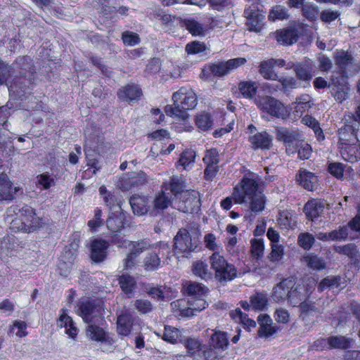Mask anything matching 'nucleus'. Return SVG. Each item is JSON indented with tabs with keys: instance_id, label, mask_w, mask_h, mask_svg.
<instances>
[{
	"instance_id": "obj_1",
	"label": "nucleus",
	"mask_w": 360,
	"mask_h": 360,
	"mask_svg": "<svg viewBox=\"0 0 360 360\" xmlns=\"http://www.w3.org/2000/svg\"><path fill=\"white\" fill-rule=\"evenodd\" d=\"M37 80V72L33 59L29 56L16 58L11 63L0 58V86L6 84L11 97L20 101H25L31 96L34 105H27L31 111H46L43 102L33 96Z\"/></svg>"
},
{
	"instance_id": "obj_2",
	"label": "nucleus",
	"mask_w": 360,
	"mask_h": 360,
	"mask_svg": "<svg viewBox=\"0 0 360 360\" xmlns=\"http://www.w3.org/2000/svg\"><path fill=\"white\" fill-rule=\"evenodd\" d=\"M7 213L8 216L14 217L10 222L9 228L15 233L37 232L49 224L45 217L37 216L35 209L27 205H24L22 207L17 205H11Z\"/></svg>"
},
{
	"instance_id": "obj_3",
	"label": "nucleus",
	"mask_w": 360,
	"mask_h": 360,
	"mask_svg": "<svg viewBox=\"0 0 360 360\" xmlns=\"http://www.w3.org/2000/svg\"><path fill=\"white\" fill-rule=\"evenodd\" d=\"M174 105H167L165 112L167 115L181 121L188 119V110L194 109L198 104V96L190 85L180 87L172 94Z\"/></svg>"
},
{
	"instance_id": "obj_4",
	"label": "nucleus",
	"mask_w": 360,
	"mask_h": 360,
	"mask_svg": "<svg viewBox=\"0 0 360 360\" xmlns=\"http://www.w3.org/2000/svg\"><path fill=\"white\" fill-rule=\"evenodd\" d=\"M210 264L215 279L219 283L231 281L237 277L236 267L217 252H214L210 257Z\"/></svg>"
},
{
	"instance_id": "obj_5",
	"label": "nucleus",
	"mask_w": 360,
	"mask_h": 360,
	"mask_svg": "<svg viewBox=\"0 0 360 360\" xmlns=\"http://www.w3.org/2000/svg\"><path fill=\"white\" fill-rule=\"evenodd\" d=\"M104 311L103 304L98 300L91 297L80 298L76 306L75 313L86 323H91L102 316Z\"/></svg>"
},
{
	"instance_id": "obj_6",
	"label": "nucleus",
	"mask_w": 360,
	"mask_h": 360,
	"mask_svg": "<svg viewBox=\"0 0 360 360\" xmlns=\"http://www.w3.org/2000/svg\"><path fill=\"white\" fill-rule=\"evenodd\" d=\"M259 186L257 178L244 175L233 188L232 195L234 203L241 205L248 199L256 196Z\"/></svg>"
},
{
	"instance_id": "obj_7",
	"label": "nucleus",
	"mask_w": 360,
	"mask_h": 360,
	"mask_svg": "<svg viewBox=\"0 0 360 360\" xmlns=\"http://www.w3.org/2000/svg\"><path fill=\"white\" fill-rule=\"evenodd\" d=\"M200 250L199 241L193 239L187 229L179 230L174 238V251L176 254L188 257L191 252H197Z\"/></svg>"
},
{
	"instance_id": "obj_8",
	"label": "nucleus",
	"mask_w": 360,
	"mask_h": 360,
	"mask_svg": "<svg viewBox=\"0 0 360 360\" xmlns=\"http://www.w3.org/2000/svg\"><path fill=\"white\" fill-rule=\"evenodd\" d=\"M257 106L262 111L276 118L285 120L290 115L288 110L283 103L270 96L260 97L257 101Z\"/></svg>"
},
{
	"instance_id": "obj_9",
	"label": "nucleus",
	"mask_w": 360,
	"mask_h": 360,
	"mask_svg": "<svg viewBox=\"0 0 360 360\" xmlns=\"http://www.w3.org/2000/svg\"><path fill=\"white\" fill-rule=\"evenodd\" d=\"M244 16L247 20L245 25L250 32H260L263 30L265 15L259 10L258 4H252L245 8Z\"/></svg>"
},
{
	"instance_id": "obj_10",
	"label": "nucleus",
	"mask_w": 360,
	"mask_h": 360,
	"mask_svg": "<svg viewBox=\"0 0 360 360\" xmlns=\"http://www.w3.org/2000/svg\"><path fill=\"white\" fill-rule=\"evenodd\" d=\"M219 154L215 148L205 150L202 162L205 165L204 179L207 181H212L219 171Z\"/></svg>"
},
{
	"instance_id": "obj_11",
	"label": "nucleus",
	"mask_w": 360,
	"mask_h": 360,
	"mask_svg": "<svg viewBox=\"0 0 360 360\" xmlns=\"http://www.w3.org/2000/svg\"><path fill=\"white\" fill-rule=\"evenodd\" d=\"M188 355L193 360H209L212 350L207 345H203L200 340L194 338H188L185 342Z\"/></svg>"
},
{
	"instance_id": "obj_12",
	"label": "nucleus",
	"mask_w": 360,
	"mask_h": 360,
	"mask_svg": "<svg viewBox=\"0 0 360 360\" xmlns=\"http://www.w3.org/2000/svg\"><path fill=\"white\" fill-rule=\"evenodd\" d=\"M178 200V210L184 213H193L200 206L199 193L194 190H187Z\"/></svg>"
},
{
	"instance_id": "obj_13",
	"label": "nucleus",
	"mask_w": 360,
	"mask_h": 360,
	"mask_svg": "<svg viewBox=\"0 0 360 360\" xmlns=\"http://www.w3.org/2000/svg\"><path fill=\"white\" fill-rule=\"evenodd\" d=\"M147 181V175L145 172H131L123 175L118 180V186L122 191H127L131 188L143 186L146 184Z\"/></svg>"
},
{
	"instance_id": "obj_14",
	"label": "nucleus",
	"mask_w": 360,
	"mask_h": 360,
	"mask_svg": "<svg viewBox=\"0 0 360 360\" xmlns=\"http://www.w3.org/2000/svg\"><path fill=\"white\" fill-rule=\"evenodd\" d=\"M186 185L185 180L178 176H172L168 181H165L161 185V188L166 192L169 191L170 198L178 200L186 192Z\"/></svg>"
},
{
	"instance_id": "obj_15",
	"label": "nucleus",
	"mask_w": 360,
	"mask_h": 360,
	"mask_svg": "<svg viewBox=\"0 0 360 360\" xmlns=\"http://www.w3.org/2000/svg\"><path fill=\"white\" fill-rule=\"evenodd\" d=\"M109 242L103 238H95L90 243V258L95 263L103 262L108 256Z\"/></svg>"
},
{
	"instance_id": "obj_16",
	"label": "nucleus",
	"mask_w": 360,
	"mask_h": 360,
	"mask_svg": "<svg viewBox=\"0 0 360 360\" xmlns=\"http://www.w3.org/2000/svg\"><path fill=\"white\" fill-rule=\"evenodd\" d=\"M292 290V277L283 279L274 288L272 297L274 301L279 302L288 299L290 301Z\"/></svg>"
},
{
	"instance_id": "obj_17",
	"label": "nucleus",
	"mask_w": 360,
	"mask_h": 360,
	"mask_svg": "<svg viewBox=\"0 0 360 360\" xmlns=\"http://www.w3.org/2000/svg\"><path fill=\"white\" fill-rule=\"evenodd\" d=\"M126 212L120 210L112 211L106 221V225L110 231L121 232L127 224Z\"/></svg>"
},
{
	"instance_id": "obj_18",
	"label": "nucleus",
	"mask_w": 360,
	"mask_h": 360,
	"mask_svg": "<svg viewBox=\"0 0 360 360\" xmlns=\"http://www.w3.org/2000/svg\"><path fill=\"white\" fill-rule=\"evenodd\" d=\"M259 325L257 335L259 338H269L274 335L279 329L276 326H273V321L269 315L261 314L257 317Z\"/></svg>"
},
{
	"instance_id": "obj_19",
	"label": "nucleus",
	"mask_w": 360,
	"mask_h": 360,
	"mask_svg": "<svg viewBox=\"0 0 360 360\" xmlns=\"http://www.w3.org/2000/svg\"><path fill=\"white\" fill-rule=\"evenodd\" d=\"M165 250L167 253L170 252L169 246L167 244H160L158 248V252L153 251L148 252L146 256L143 261V266L146 271H155L160 266V251Z\"/></svg>"
},
{
	"instance_id": "obj_20",
	"label": "nucleus",
	"mask_w": 360,
	"mask_h": 360,
	"mask_svg": "<svg viewBox=\"0 0 360 360\" xmlns=\"http://www.w3.org/2000/svg\"><path fill=\"white\" fill-rule=\"evenodd\" d=\"M229 74L225 61L210 63L202 69L200 78L208 79L211 76L222 77Z\"/></svg>"
},
{
	"instance_id": "obj_21",
	"label": "nucleus",
	"mask_w": 360,
	"mask_h": 360,
	"mask_svg": "<svg viewBox=\"0 0 360 360\" xmlns=\"http://www.w3.org/2000/svg\"><path fill=\"white\" fill-rule=\"evenodd\" d=\"M248 141L254 150H269L272 146V138L266 131L250 136Z\"/></svg>"
},
{
	"instance_id": "obj_22",
	"label": "nucleus",
	"mask_w": 360,
	"mask_h": 360,
	"mask_svg": "<svg viewBox=\"0 0 360 360\" xmlns=\"http://www.w3.org/2000/svg\"><path fill=\"white\" fill-rule=\"evenodd\" d=\"M99 194L103 198L105 205L110 211L120 210L122 209V201L115 193L107 189L106 186L102 185L98 188Z\"/></svg>"
},
{
	"instance_id": "obj_23",
	"label": "nucleus",
	"mask_w": 360,
	"mask_h": 360,
	"mask_svg": "<svg viewBox=\"0 0 360 360\" xmlns=\"http://www.w3.org/2000/svg\"><path fill=\"white\" fill-rule=\"evenodd\" d=\"M134 319L130 313L122 312L117 319V331L120 336H128L132 330Z\"/></svg>"
},
{
	"instance_id": "obj_24",
	"label": "nucleus",
	"mask_w": 360,
	"mask_h": 360,
	"mask_svg": "<svg viewBox=\"0 0 360 360\" xmlns=\"http://www.w3.org/2000/svg\"><path fill=\"white\" fill-rule=\"evenodd\" d=\"M359 141H354L346 145L339 146L342 158L347 162H356L360 159V146Z\"/></svg>"
},
{
	"instance_id": "obj_25",
	"label": "nucleus",
	"mask_w": 360,
	"mask_h": 360,
	"mask_svg": "<svg viewBox=\"0 0 360 360\" xmlns=\"http://www.w3.org/2000/svg\"><path fill=\"white\" fill-rule=\"evenodd\" d=\"M297 181L304 189L309 191L316 190L318 186L317 176L305 169L300 170L299 174L297 176Z\"/></svg>"
},
{
	"instance_id": "obj_26",
	"label": "nucleus",
	"mask_w": 360,
	"mask_h": 360,
	"mask_svg": "<svg viewBox=\"0 0 360 360\" xmlns=\"http://www.w3.org/2000/svg\"><path fill=\"white\" fill-rule=\"evenodd\" d=\"M142 96L141 88L134 84H127L117 91V96L126 101H138Z\"/></svg>"
},
{
	"instance_id": "obj_27",
	"label": "nucleus",
	"mask_w": 360,
	"mask_h": 360,
	"mask_svg": "<svg viewBox=\"0 0 360 360\" xmlns=\"http://www.w3.org/2000/svg\"><path fill=\"white\" fill-rule=\"evenodd\" d=\"M58 325L60 328H65V333L70 338H75L77 335L78 329L75 326L72 317L66 314V310H60V316L58 319Z\"/></svg>"
},
{
	"instance_id": "obj_28",
	"label": "nucleus",
	"mask_w": 360,
	"mask_h": 360,
	"mask_svg": "<svg viewBox=\"0 0 360 360\" xmlns=\"http://www.w3.org/2000/svg\"><path fill=\"white\" fill-rule=\"evenodd\" d=\"M13 199V184L8 176L2 172L0 174V201L11 202Z\"/></svg>"
},
{
	"instance_id": "obj_29",
	"label": "nucleus",
	"mask_w": 360,
	"mask_h": 360,
	"mask_svg": "<svg viewBox=\"0 0 360 360\" xmlns=\"http://www.w3.org/2000/svg\"><path fill=\"white\" fill-rule=\"evenodd\" d=\"M323 210V202L316 199L309 200L304 207V212L306 216L311 220L321 216Z\"/></svg>"
},
{
	"instance_id": "obj_30",
	"label": "nucleus",
	"mask_w": 360,
	"mask_h": 360,
	"mask_svg": "<svg viewBox=\"0 0 360 360\" xmlns=\"http://www.w3.org/2000/svg\"><path fill=\"white\" fill-rule=\"evenodd\" d=\"M340 146L346 145L354 141H359L356 137V132L354 125L346 124L338 131Z\"/></svg>"
},
{
	"instance_id": "obj_31",
	"label": "nucleus",
	"mask_w": 360,
	"mask_h": 360,
	"mask_svg": "<svg viewBox=\"0 0 360 360\" xmlns=\"http://www.w3.org/2000/svg\"><path fill=\"white\" fill-rule=\"evenodd\" d=\"M346 285V281L340 276H328L324 278L319 284L318 290L321 292L327 288H342Z\"/></svg>"
},
{
	"instance_id": "obj_32",
	"label": "nucleus",
	"mask_w": 360,
	"mask_h": 360,
	"mask_svg": "<svg viewBox=\"0 0 360 360\" xmlns=\"http://www.w3.org/2000/svg\"><path fill=\"white\" fill-rule=\"evenodd\" d=\"M129 203L134 214L141 216L148 212L147 199L143 196L133 195L129 199Z\"/></svg>"
},
{
	"instance_id": "obj_33",
	"label": "nucleus",
	"mask_w": 360,
	"mask_h": 360,
	"mask_svg": "<svg viewBox=\"0 0 360 360\" xmlns=\"http://www.w3.org/2000/svg\"><path fill=\"white\" fill-rule=\"evenodd\" d=\"M172 204V198L166 194V191L161 190L155 195L153 201V209L158 213L162 212Z\"/></svg>"
},
{
	"instance_id": "obj_34",
	"label": "nucleus",
	"mask_w": 360,
	"mask_h": 360,
	"mask_svg": "<svg viewBox=\"0 0 360 360\" xmlns=\"http://www.w3.org/2000/svg\"><path fill=\"white\" fill-rule=\"evenodd\" d=\"M353 342V339L343 335H335L328 338L329 348L346 349L350 348Z\"/></svg>"
},
{
	"instance_id": "obj_35",
	"label": "nucleus",
	"mask_w": 360,
	"mask_h": 360,
	"mask_svg": "<svg viewBox=\"0 0 360 360\" xmlns=\"http://www.w3.org/2000/svg\"><path fill=\"white\" fill-rule=\"evenodd\" d=\"M122 290L128 296H130L136 288L135 278L128 274H123L117 278Z\"/></svg>"
},
{
	"instance_id": "obj_36",
	"label": "nucleus",
	"mask_w": 360,
	"mask_h": 360,
	"mask_svg": "<svg viewBox=\"0 0 360 360\" xmlns=\"http://www.w3.org/2000/svg\"><path fill=\"white\" fill-rule=\"evenodd\" d=\"M312 65L310 61L305 60L296 65L295 72L298 79L309 82L311 77Z\"/></svg>"
},
{
	"instance_id": "obj_37",
	"label": "nucleus",
	"mask_w": 360,
	"mask_h": 360,
	"mask_svg": "<svg viewBox=\"0 0 360 360\" xmlns=\"http://www.w3.org/2000/svg\"><path fill=\"white\" fill-rule=\"evenodd\" d=\"M238 86L242 96L248 99L253 98L258 89L257 82L253 81H240Z\"/></svg>"
},
{
	"instance_id": "obj_38",
	"label": "nucleus",
	"mask_w": 360,
	"mask_h": 360,
	"mask_svg": "<svg viewBox=\"0 0 360 360\" xmlns=\"http://www.w3.org/2000/svg\"><path fill=\"white\" fill-rule=\"evenodd\" d=\"M274 65L271 58L264 60L259 63V72L265 79L277 80L278 76L274 72Z\"/></svg>"
},
{
	"instance_id": "obj_39",
	"label": "nucleus",
	"mask_w": 360,
	"mask_h": 360,
	"mask_svg": "<svg viewBox=\"0 0 360 360\" xmlns=\"http://www.w3.org/2000/svg\"><path fill=\"white\" fill-rule=\"evenodd\" d=\"M275 39L279 44L290 46L292 44V25L277 30L274 33Z\"/></svg>"
},
{
	"instance_id": "obj_40",
	"label": "nucleus",
	"mask_w": 360,
	"mask_h": 360,
	"mask_svg": "<svg viewBox=\"0 0 360 360\" xmlns=\"http://www.w3.org/2000/svg\"><path fill=\"white\" fill-rule=\"evenodd\" d=\"M79 246V240H75L65 248L63 259L60 262H66L68 264H73L77 255Z\"/></svg>"
},
{
	"instance_id": "obj_41",
	"label": "nucleus",
	"mask_w": 360,
	"mask_h": 360,
	"mask_svg": "<svg viewBox=\"0 0 360 360\" xmlns=\"http://www.w3.org/2000/svg\"><path fill=\"white\" fill-rule=\"evenodd\" d=\"M302 262L306 264L308 267L314 270L319 271L326 268L325 260L313 254H306L302 257Z\"/></svg>"
},
{
	"instance_id": "obj_42",
	"label": "nucleus",
	"mask_w": 360,
	"mask_h": 360,
	"mask_svg": "<svg viewBox=\"0 0 360 360\" xmlns=\"http://www.w3.org/2000/svg\"><path fill=\"white\" fill-rule=\"evenodd\" d=\"M335 251L339 254L347 255L354 262L359 261L360 259L356 246L352 243L335 247Z\"/></svg>"
},
{
	"instance_id": "obj_43",
	"label": "nucleus",
	"mask_w": 360,
	"mask_h": 360,
	"mask_svg": "<svg viewBox=\"0 0 360 360\" xmlns=\"http://www.w3.org/2000/svg\"><path fill=\"white\" fill-rule=\"evenodd\" d=\"M192 271L195 276L202 280L207 281L212 278V274L208 270V265L201 260L193 263Z\"/></svg>"
},
{
	"instance_id": "obj_44",
	"label": "nucleus",
	"mask_w": 360,
	"mask_h": 360,
	"mask_svg": "<svg viewBox=\"0 0 360 360\" xmlns=\"http://www.w3.org/2000/svg\"><path fill=\"white\" fill-rule=\"evenodd\" d=\"M211 342L214 348L221 350L226 349L229 345L227 333L222 331L214 332L211 336Z\"/></svg>"
},
{
	"instance_id": "obj_45",
	"label": "nucleus",
	"mask_w": 360,
	"mask_h": 360,
	"mask_svg": "<svg viewBox=\"0 0 360 360\" xmlns=\"http://www.w3.org/2000/svg\"><path fill=\"white\" fill-rule=\"evenodd\" d=\"M86 332L91 339L96 342H105L106 332L102 328L95 324H90L86 328Z\"/></svg>"
},
{
	"instance_id": "obj_46",
	"label": "nucleus",
	"mask_w": 360,
	"mask_h": 360,
	"mask_svg": "<svg viewBox=\"0 0 360 360\" xmlns=\"http://www.w3.org/2000/svg\"><path fill=\"white\" fill-rule=\"evenodd\" d=\"M335 62L340 69H345L352 63L353 58L347 51H337L335 54Z\"/></svg>"
},
{
	"instance_id": "obj_47",
	"label": "nucleus",
	"mask_w": 360,
	"mask_h": 360,
	"mask_svg": "<svg viewBox=\"0 0 360 360\" xmlns=\"http://www.w3.org/2000/svg\"><path fill=\"white\" fill-rule=\"evenodd\" d=\"M264 251V243L262 238H253L251 240L250 253L251 257L256 260L262 258Z\"/></svg>"
},
{
	"instance_id": "obj_48",
	"label": "nucleus",
	"mask_w": 360,
	"mask_h": 360,
	"mask_svg": "<svg viewBox=\"0 0 360 360\" xmlns=\"http://www.w3.org/2000/svg\"><path fill=\"white\" fill-rule=\"evenodd\" d=\"M27 324L25 321L21 320H15L13 321L12 325H10L8 335H11L14 333L15 328L18 330L15 333V335L20 338H25L27 335L28 332L27 331Z\"/></svg>"
},
{
	"instance_id": "obj_49",
	"label": "nucleus",
	"mask_w": 360,
	"mask_h": 360,
	"mask_svg": "<svg viewBox=\"0 0 360 360\" xmlns=\"http://www.w3.org/2000/svg\"><path fill=\"white\" fill-rule=\"evenodd\" d=\"M207 288L202 284L191 283L185 288V293L188 296H193L195 298H200L207 292Z\"/></svg>"
},
{
	"instance_id": "obj_50",
	"label": "nucleus",
	"mask_w": 360,
	"mask_h": 360,
	"mask_svg": "<svg viewBox=\"0 0 360 360\" xmlns=\"http://www.w3.org/2000/svg\"><path fill=\"white\" fill-rule=\"evenodd\" d=\"M250 301L253 309L260 311L265 309L268 302L267 297L262 292H256L250 296Z\"/></svg>"
},
{
	"instance_id": "obj_51",
	"label": "nucleus",
	"mask_w": 360,
	"mask_h": 360,
	"mask_svg": "<svg viewBox=\"0 0 360 360\" xmlns=\"http://www.w3.org/2000/svg\"><path fill=\"white\" fill-rule=\"evenodd\" d=\"M127 246L131 247L129 253L138 257L144 250L149 248L150 244L148 240L141 239L137 241H130Z\"/></svg>"
},
{
	"instance_id": "obj_52",
	"label": "nucleus",
	"mask_w": 360,
	"mask_h": 360,
	"mask_svg": "<svg viewBox=\"0 0 360 360\" xmlns=\"http://www.w3.org/2000/svg\"><path fill=\"white\" fill-rule=\"evenodd\" d=\"M186 29L195 37L203 36L205 30L202 25L195 20H186L184 21Z\"/></svg>"
},
{
	"instance_id": "obj_53",
	"label": "nucleus",
	"mask_w": 360,
	"mask_h": 360,
	"mask_svg": "<svg viewBox=\"0 0 360 360\" xmlns=\"http://www.w3.org/2000/svg\"><path fill=\"white\" fill-rule=\"evenodd\" d=\"M195 152L191 149L184 150L180 155L178 164L186 169L191 164L194 163L195 160Z\"/></svg>"
},
{
	"instance_id": "obj_54",
	"label": "nucleus",
	"mask_w": 360,
	"mask_h": 360,
	"mask_svg": "<svg viewBox=\"0 0 360 360\" xmlns=\"http://www.w3.org/2000/svg\"><path fill=\"white\" fill-rule=\"evenodd\" d=\"M278 84L275 86H269V89L275 91H281L286 94H289L292 90V77H281L278 79Z\"/></svg>"
},
{
	"instance_id": "obj_55",
	"label": "nucleus",
	"mask_w": 360,
	"mask_h": 360,
	"mask_svg": "<svg viewBox=\"0 0 360 360\" xmlns=\"http://www.w3.org/2000/svg\"><path fill=\"white\" fill-rule=\"evenodd\" d=\"M195 122L199 129L206 131L212 127L213 120L210 114L202 113L195 117Z\"/></svg>"
},
{
	"instance_id": "obj_56",
	"label": "nucleus",
	"mask_w": 360,
	"mask_h": 360,
	"mask_svg": "<svg viewBox=\"0 0 360 360\" xmlns=\"http://www.w3.org/2000/svg\"><path fill=\"white\" fill-rule=\"evenodd\" d=\"M121 39L124 45L127 46H134L141 42L139 35L136 32L129 30L122 33Z\"/></svg>"
},
{
	"instance_id": "obj_57",
	"label": "nucleus",
	"mask_w": 360,
	"mask_h": 360,
	"mask_svg": "<svg viewBox=\"0 0 360 360\" xmlns=\"http://www.w3.org/2000/svg\"><path fill=\"white\" fill-rule=\"evenodd\" d=\"M207 46L204 42L192 41L186 45L185 51L188 55H195L205 51Z\"/></svg>"
},
{
	"instance_id": "obj_58",
	"label": "nucleus",
	"mask_w": 360,
	"mask_h": 360,
	"mask_svg": "<svg viewBox=\"0 0 360 360\" xmlns=\"http://www.w3.org/2000/svg\"><path fill=\"white\" fill-rule=\"evenodd\" d=\"M301 122L309 127H311L314 130L318 140L323 139L322 130L319 127V122L314 118L311 116L306 115L302 118Z\"/></svg>"
},
{
	"instance_id": "obj_59",
	"label": "nucleus",
	"mask_w": 360,
	"mask_h": 360,
	"mask_svg": "<svg viewBox=\"0 0 360 360\" xmlns=\"http://www.w3.org/2000/svg\"><path fill=\"white\" fill-rule=\"evenodd\" d=\"M248 200H250V209L251 212L257 214L264 210L266 199L264 195L257 198L254 196L252 198L248 199Z\"/></svg>"
},
{
	"instance_id": "obj_60",
	"label": "nucleus",
	"mask_w": 360,
	"mask_h": 360,
	"mask_svg": "<svg viewBox=\"0 0 360 360\" xmlns=\"http://www.w3.org/2000/svg\"><path fill=\"white\" fill-rule=\"evenodd\" d=\"M295 146L300 160H307L310 158L312 148L309 144L302 141L296 143Z\"/></svg>"
},
{
	"instance_id": "obj_61",
	"label": "nucleus",
	"mask_w": 360,
	"mask_h": 360,
	"mask_svg": "<svg viewBox=\"0 0 360 360\" xmlns=\"http://www.w3.org/2000/svg\"><path fill=\"white\" fill-rule=\"evenodd\" d=\"M109 244L116 245L119 248L127 247L128 241L124 238V236L121 232L110 231V239L108 240Z\"/></svg>"
},
{
	"instance_id": "obj_62",
	"label": "nucleus",
	"mask_w": 360,
	"mask_h": 360,
	"mask_svg": "<svg viewBox=\"0 0 360 360\" xmlns=\"http://www.w3.org/2000/svg\"><path fill=\"white\" fill-rule=\"evenodd\" d=\"M315 242L314 236L309 233H302L298 236L297 243L303 249L309 250Z\"/></svg>"
},
{
	"instance_id": "obj_63",
	"label": "nucleus",
	"mask_w": 360,
	"mask_h": 360,
	"mask_svg": "<svg viewBox=\"0 0 360 360\" xmlns=\"http://www.w3.org/2000/svg\"><path fill=\"white\" fill-rule=\"evenodd\" d=\"M288 18L286 9L280 5H277L270 11L269 15V20H284Z\"/></svg>"
},
{
	"instance_id": "obj_64",
	"label": "nucleus",
	"mask_w": 360,
	"mask_h": 360,
	"mask_svg": "<svg viewBox=\"0 0 360 360\" xmlns=\"http://www.w3.org/2000/svg\"><path fill=\"white\" fill-rule=\"evenodd\" d=\"M271 251L268 255L269 259L272 262L281 260L284 254L283 246L278 244H271Z\"/></svg>"
}]
</instances>
